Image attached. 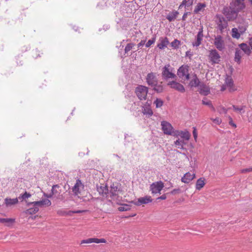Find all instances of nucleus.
I'll use <instances>...</instances> for the list:
<instances>
[{
    "mask_svg": "<svg viewBox=\"0 0 252 252\" xmlns=\"http://www.w3.org/2000/svg\"><path fill=\"white\" fill-rule=\"evenodd\" d=\"M146 81L147 84L153 88V90L157 93H161L163 91V87L162 82L158 84V80L156 73H149L146 77Z\"/></svg>",
    "mask_w": 252,
    "mask_h": 252,
    "instance_id": "1",
    "label": "nucleus"
},
{
    "mask_svg": "<svg viewBox=\"0 0 252 252\" xmlns=\"http://www.w3.org/2000/svg\"><path fill=\"white\" fill-rule=\"evenodd\" d=\"M62 192V189L59 185H54L52 186L51 192L50 194L44 193V196L47 198H51L54 196L58 199L60 200H63L64 199V196L63 194H61Z\"/></svg>",
    "mask_w": 252,
    "mask_h": 252,
    "instance_id": "2",
    "label": "nucleus"
},
{
    "mask_svg": "<svg viewBox=\"0 0 252 252\" xmlns=\"http://www.w3.org/2000/svg\"><path fill=\"white\" fill-rule=\"evenodd\" d=\"M174 68L172 67L169 63L166 64L161 69V75L164 80H168L169 79H175L176 78V75L173 71Z\"/></svg>",
    "mask_w": 252,
    "mask_h": 252,
    "instance_id": "3",
    "label": "nucleus"
},
{
    "mask_svg": "<svg viewBox=\"0 0 252 252\" xmlns=\"http://www.w3.org/2000/svg\"><path fill=\"white\" fill-rule=\"evenodd\" d=\"M148 92V88L143 85H138L135 90V93L140 100H146Z\"/></svg>",
    "mask_w": 252,
    "mask_h": 252,
    "instance_id": "4",
    "label": "nucleus"
},
{
    "mask_svg": "<svg viewBox=\"0 0 252 252\" xmlns=\"http://www.w3.org/2000/svg\"><path fill=\"white\" fill-rule=\"evenodd\" d=\"M223 13L229 20L235 19L238 15V13L230 5L223 8Z\"/></svg>",
    "mask_w": 252,
    "mask_h": 252,
    "instance_id": "5",
    "label": "nucleus"
},
{
    "mask_svg": "<svg viewBox=\"0 0 252 252\" xmlns=\"http://www.w3.org/2000/svg\"><path fill=\"white\" fill-rule=\"evenodd\" d=\"M230 5L238 13L245 7L244 0H234L230 3Z\"/></svg>",
    "mask_w": 252,
    "mask_h": 252,
    "instance_id": "6",
    "label": "nucleus"
},
{
    "mask_svg": "<svg viewBox=\"0 0 252 252\" xmlns=\"http://www.w3.org/2000/svg\"><path fill=\"white\" fill-rule=\"evenodd\" d=\"M167 85L171 89H174L180 93H183L185 92V88L184 86L176 81H169Z\"/></svg>",
    "mask_w": 252,
    "mask_h": 252,
    "instance_id": "7",
    "label": "nucleus"
},
{
    "mask_svg": "<svg viewBox=\"0 0 252 252\" xmlns=\"http://www.w3.org/2000/svg\"><path fill=\"white\" fill-rule=\"evenodd\" d=\"M164 187V184L161 181L153 183L150 186V190L152 193H159Z\"/></svg>",
    "mask_w": 252,
    "mask_h": 252,
    "instance_id": "8",
    "label": "nucleus"
},
{
    "mask_svg": "<svg viewBox=\"0 0 252 252\" xmlns=\"http://www.w3.org/2000/svg\"><path fill=\"white\" fill-rule=\"evenodd\" d=\"M152 201V197L150 196L146 195L144 197L139 198L137 200H133L131 202L135 205L140 206L143 204H147Z\"/></svg>",
    "mask_w": 252,
    "mask_h": 252,
    "instance_id": "9",
    "label": "nucleus"
},
{
    "mask_svg": "<svg viewBox=\"0 0 252 252\" xmlns=\"http://www.w3.org/2000/svg\"><path fill=\"white\" fill-rule=\"evenodd\" d=\"M209 58L212 63L215 64L219 63L220 57L218 51L215 49H213L210 51Z\"/></svg>",
    "mask_w": 252,
    "mask_h": 252,
    "instance_id": "10",
    "label": "nucleus"
},
{
    "mask_svg": "<svg viewBox=\"0 0 252 252\" xmlns=\"http://www.w3.org/2000/svg\"><path fill=\"white\" fill-rule=\"evenodd\" d=\"M162 130L164 134L167 135H172L173 127L172 125L166 121H162L161 123Z\"/></svg>",
    "mask_w": 252,
    "mask_h": 252,
    "instance_id": "11",
    "label": "nucleus"
},
{
    "mask_svg": "<svg viewBox=\"0 0 252 252\" xmlns=\"http://www.w3.org/2000/svg\"><path fill=\"white\" fill-rule=\"evenodd\" d=\"M214 45L220 51H222L225 47L224 42L220 35H217L214 39Z\"/></svg>",
    "mask_w": 252,
    "mask_h": 252,
    "instance_id": "12",
    "label": "nucleus"
},
{
    "mask_svg": "<svg viewBox=\"0 0 252 252\" xmlns=\"http://www.w3.org/2000/svg\"><path fill=\"white\" fill-rule=\"evenodd\" d=\"M84 189V185L81 180H77L72 188V191L75 195H78L81 192V190Z\"/></svg>",
    "mask_w": 252,
    "mask_h": 252,
    "instance_id": "13",
    "label": "nucleus"
},
{
    "mask_svg": "<svg viewBox=\"0 0 252 252\" xmlns=\"http://www.w3.org/2000/svg\"><path fill=\"white\" fill-rule=\"evenodd\" d=\"M189 72V66L188 65H182L177 71V75L180 78L184 79V75Z\"/></svg>",
    "mask_w": 252,
    "mask_h": 252,
    "instance_id": "14",
    "label": "nucleus"
},
{
    "mask_svg": "<svg viewBox=\"0 0 252 252\" xmlns=\"http://www.w3.org/2000/svg\"><path fill=\"white\" fill-rule=\"evenodd\" d=\"M203 37V30L202 29H200L196 36L195 41L193 42L192 43V46L194 47L199 46L201 43V41L202 40Z\"/></svg>",
    "mask_w": 252,
    "mask_h": 252,
    "instance_id": "15",
    "label": "nucleus"
},
{
    "mask_svg": "<svg viewBox=\"0 0 252 252\" xmlns=\"http://www.w3.org/2000/svg\"><path fill=\"white\" fill-rule=\"evenodd\" d=\"M120 188V186L118 185L113 184L111 186V189L110 190V192L109 193L110 194V196L111 197H115L118 195L119 193L121 192Z\"/></svg>",
    "mask_w": 252,
    "mask_h": 252,
    "instance_id": "16",
    "label": "nucleus"
},
{
    "mask_svg": "<svg viewBox=\"0 0 252 252\" xmlns=\"http://www.w3.org/2000/svg\"><path fill=\"white\" fill-rule=\"evenodd\" d=\"M31 204H34L37 207L50 206L51 205V202L48 199H44L39 201H34L30 203Z\"/></svg>",
    "mask_w": 252,
    "mask_h": 252,
    "instance_id": "17",
    "label": "nucleus"
},
{
    "mask_svg": "<svg viewBox=\"0 0 252 252\" xmlns=\"http://www.w3.org/2000/svg\"><path fill=\"white\" fill-rule=\"evenodd\" d=\"M201 83L197 76V75L193 73L192 75V79L189 83V86L190 87H198Z\"/></svg>",
    "mask_w": 252,
    "mask_h": 252,
    "instance_id": "18",
    "label": "nucleus"
},
{
    "mask_svg": "<svg viewBox=\"0 0 252 252\" xmlns=\"http://www.w3.org/2000/svg\"><path fill=\"white\" fill-rule=\"evenodd\" d=\"M198 89L199 93L203 95H207L210 92L209 87L204 83H201L198 87Z\"/></svg>",
    "mask_w": 252,
    "mask_h": 252,
    "instance_id": "19",
    "label": "nucleus"
},
{
    "mask_svg": "<svg viewBox=\"0 0 252 252\" xmlns=\"http://www.w3.org/2000/svg\"><path fill=\"white\" fill-rule=\"evenodd\" d=\"M97 190L99 194L103 197H107V194L109 193L108 188L104 185L100 186H97Z\"/></svg>",
    "mask_w": 252,
    "mask_h": 252,
    "instance_id": "20",
    "label": "nucleus"
},
{
    "mask_svg": "<svg viewBox=\"0 0 252 252\" xmlns=\"http://www.w3.org/2000/svg\"><path fill=\"white\" fill-rule=\"evenodd\" d=\"M195 174L190 172L186 173L183 177L182 178V182L185 183H189L195 178Z\"/></svg>",
    "mask_w": 252,
    "mask_h": 252,
    "instance_id": "21",
    "label": "nucleus"
},
{
    "mask_svg": "<svg viewBox=\"0 0 252 252\" xmlns=\"http://www.w3.org/2000/svg\"><path fill=\"white\" fill-rule=\"evenodd\" d=\"M142 113L144 115L148 116V117L151 116L153 114V112L151 108L150 105L148 102L142 107Z\"/></svg>",
    "mask_w": 252,
    "mask_h": 252,
    "instance_id": "22",
    "label": "nucleus"
},
{
    "mask_svg": "<svg viewBox=\"0 0 252 252\" xmlns=\"http://www.w3.org/2000/svg\"><path fill=\"white\" fill-rule=\"evenodd\" d=\"M159 43H158L157 46L160 49H163L166 47L169 43L168 38L165 37H160L159 40Z\"/></svg>",
    "mask_w": 252,
    "mask_h": 252,
    "instance_id": "23",
    "label": "nucleus"
},
{
    "mask_svg": "<svg viewBox=\"0 0 252 252\" xmlns=\"http://www.w3.org/2000/svg\"><path fill=\"white\" fill-rule=\"evenodd\" d=\"M218 22V29L222 32L227 27V24L223 17H219Z\"/></svg>",
    "mask_w": 252,
    "mask_h": 252,
    "instance_id": "24",
    "label": "nucleus"
},
{
    "mask_svg": "<svg viewBox=\"0 0 252 252\" xmlns=\"http://www.w3.org/2000/svg\"><path fill=\"white\" fill-rule=\"evenodd\" d=\"M15 222V219L0 218V223L4 224L6 226H10L12 225Z\"/></svg>",
    "mask_w": 252,
    "mask_h": 252,
    "instance_id": "25",
    "label": "nucleus"
},
{
    "mask_svg": "<svg viewBox=\"0 0 252 252\" xmlns=\"http://www.w3.org/2000/svg\"><path fill=\"white\" fill-rule=\"evenodd\" d=\"M225 85L228 88L230 92H233L235 89L233 88V81L232 78L230 76H227L225 81Z\"/></svg>",
    "mask_w": 252,
    "mask_h": 252,
    "instance_id": "26",
    "label": "nucleus"
},
{
    "mask_svg": "<svg viewBox=\"0 0 252 252\" xmlns=\"http://www.w3.org/2000/svg\"><path fill=\"white\" fill-rule=\"evenodd\" d=\"M178 15L179 12L174 10L167 15L166 19L169 22H171L174 21L176 19Z\"/></svg>",
    "mask_w": 252,
    "mask_h": 252,
    "instance_id": "27",
    "label": "nucleus"
},
{
    "mask_svg": "<svg viewBox=\"0 0 252 252\" xmlns=\"http://www.w3.org/2000/svg\"><path fill=\"white\" fill-rule=\"evenodd\" d=\"M240 47L241 48V50L243 51L245 54L248 55H250L252 52V49L250 48V47L245 43H242L240 45Z\"/></svg>",
    "mask_w": 252,
    "mask_h": 252,
    "instance_id": "28",
    "label": "nucleus"
},
{
    "mask_svg": "<svg viewBox=\"0 0 252 252\" xmlns=\"http://www.w3.org/2000/svg\"><path fill=\"white\" fill-rule=\"evenodd\" d=\"M18 202V199L17 198H6L4 199V203L7 207L10 206L11 205H15L17 204Z\"/></svg>",
    "mask_w": 252,
    "mask_h": 252,
    "instance_id": "29",
    "label": "nucleus"
},
{
    "mask_svg": "<svg viewBox=\"0 0 252 252\" xmlns=\"http://www.w3.org/2000/svg\"><path fill=\"white\" fill-rule=\"evenodd\" d=\"M206 7L205 3H198L194 10L195 14L198 13L200 11H202Z\"/></svg>",
    "mask_w": 252,
    "mask_h": 252,
    "instance_id": "30",
    "label": "nucleus"
},
{
    "mask_svg": "<svg viewBox=\"0 0 252 252\" xmlns=\"http://www.w3.org/2000/svg\"><path fill=\"white\" fill-rule=\"evenodd\" d=\"M205 185L204 179L200 178L197 180L196 189L200 190Z\"/></svg>",
    "mask_w": 252,
    "mask_h": 252,
    "instance_id": "31",
    "label": "nucleus"
},
{
    "mask_svg": "<svg viewBox=\"0 0 252 252\" xmlns=\"http://www.w3.org/2000/svg\"><path fill=\"white\" fill-rule=\"evenodd\" d=\"M180 137L183 139V140H189L190 137V134L189 132L187 130L181 131Z\"/></svg>",
    "mask_w": 252,
    "mask_h": 252,
    "instance_id": "32",
    "label": "nucleus"
},
{
    "mask_svg": "<svg viewBox=\"0 0 252 252\" xmlns=\"http://www.w3.org/2000/svg\"><path fill=\"white\" fill-rule=\"evenodd\" d=\"M242 51L240 49H237L235 54V61L238 63H240V60L242 57Z\"/></svg>",
    "mask_w": 252,
    "mask_h": 252,
    "instance_id": "33",
    "label": "nucleus"
},
{
    "mask_svg": "<svg viewBox=\"0 0 252 252\" xmlns=\"http://www.w3.org/2000/svg\"><path fill=\"white\" fill-rule=\"evenodd\" d=\"M174 144L179 149H184V145L186 144V142H185V140L178 139L174 142Z\"/></svg>",
    "mask_w": 252,
    "mask_h": 252,
    "instance_id": "34",
    "label": "nucleus"
},
{
    "mask_svg": "<svg viewBox=\"0 0 252 252\" xmlns=\"http://www.w3.org/2000/svg\"><path fill=\"white\" fill-rule=\"evenodd\" d=\"M33 205V207L30 208L29 209H28L26 211V213L29 214H35L36 212H37L39 210V208L38 207L35 206L34 204Z\"/></svg>",
    "mask_w": 252,
    "mask_h": 252,
    "instance_id": "35",
    "label": "nucleus"
},
{
    "mask_svg": "<svg viewBox=\"0 0 252 252\" xmlns=\"http://www.w3.org/2000/svg\"><path fill=\"white\" fill-rule=\"evenodd\" d=\"M241 33L238 31L237 28H233L232 29V36L233 38L238 39L240 37Z\"/></svg>",
    "mask_w": 252,
    "mask_h": 252,
    "instance_id": "36",
    "label": "nucleus"
},
{
    "mask_svg": "<svg viewBox=\"0 0 252 252\" xmlns=\"http://www.w3.org/2000/svg\"><path fill=\"white\" fill-rule=\"evenodd\" d=\"M180 45V41L178 39H174L173 41L171 43V46L174 49H177Z\"/></svg>",
    "mask_w": 252,
    "mask_h": 252,
    "instance_id": "37",
    "label": "nucleus"
},
{
    "mask_svg": "<svg viewBox=\"0 0 252 252\" xmlns=\"http://www.w3.org/2000/svg\"><path fill=\"white\" fill-rule=\"evenodd\" d=\"M92 243H106V241L104 238L101 239H98L96 238H92Z\"/></svg>",
    "mask_w": 252,
    "mask_h": 252,
    "instance_id": "38",
    "label": "nucleus"
},
{
    "mask_svg": "<svg viewBox=\"0 0 252 252\" xmlns=\"http://www.w3.org/2000/svg\"><path fill=\"white\" fill-rule=\"evenodd\" d=\"M154 103L156 104V107L159 108L162 106L163 102L161 99L157 98L156 100L154 101Z\"/></svg>",
    "mask_w": 252,
    "mask_h": 252,
    "instance_id": "39",
    "label": "nucleus"
},
{
    "mask_svg": "<svg viewBox=\"0 0 252 252\" xmlns=\"http://www.w3.org/2000/svg\"><path fill=\"white\" fill-rule=\"evenodd\" d=\"M134 46V44L132 43L127 44L125 49V53H128L130 50L132 49Z\"/></svg>",
    "mask_w": 252,
    "mask_h": 252,
    "instance_id": "40",
    "label": "nucleus"
},
{
    "mask_svg": "<svg viewBox=\"0 0 252 252\" xmlns=\"http://www.w3.org/2000/svg\"><path fill=\"white\" fill-rule=\"evenodd\" d=\"M238 31H239V32L241 34H243L246 31V30L247 29V26H246V25H244V24L238 26Z\"/></svg>",
    "mask_w": 252,
    "mask_h": 252,
    "instance_id": "41",
    "label": "nucleus"
},
{
    "mask_svg": "<svg viewBox=\"0 0 252 252\" xmlns=\"http://www.w3.org/2000/svg\"><path fill=\"white\" fill-rule=\"evenodd\" d=\"M217 111L220 114H226L227 112V109H226L224 107L222 106H220L217 108Z\"/></svg>",
    "mask_w": 252,
    "mask_h": 252,
    "instance_id": "42",
    "label": "nucleus"
},
{
    "mask_svg": "<svg viewBox=\"0 0 252 252\" xmlns=\"http://www.w3.org/2000/svg\"><path fill=\"white\" fill-rule=\"evenodd\" d=\"M31 195L30 193L25 192L24 194H21L19 196V199L23 200L24 199L28 198L29 197H31Z\"/></svg>",
    "mask_w": 252,
    "mask_h": 252,
    "instance_id": "43",
    "label": "nucleus"
},
{
    "mask_svg": "<svg viewBox=\"0 0 252 252\" xmlns=\"http://www.w3.org/2000/svg\"><path fill=\"white\" fill-rule=\"evenodd\" d=\"M202 103L204 105H208L210 107H211L213 110H214V107L212 106V103H211V101H210V100H207V99L206 98H204L203 100H202Z\"/></svg>",
    "mask_w": 252,
    "mask_h": 252,
    "instance_id": "44",
    "label": "nucleus"
},
{
    "mask_svg": "<svg viewBox=\"0 0 252 252\" xmlns=\"http://www.w3.org/2000/svg\"><path fill=\"white\" fill-rule=\"evenodd\" d=\"M156 41V37H153L152 39L149 40L146 43V47H149L151 45L154 44Z\"/></svg>",
    "mask_w": 252,
    "mask_h": 252,
    "instance_id": "45",
    "label": "nucleus"
},
{
    "mask_svg": "<svg viewBox=\"0 0 252 252\" xmlns=\"http://www.w3.org/2000/svg\"><path fill=\"white\" fill-rule=\"evenodd\" d=\"M57 214L60 216H66V211L63 209H60L57 211Z\"/></svg>",
    "mask_w": 252,
    "mask_h": 252,
    "instance_id": "46",
    "label": "nucleus"
},
{
    "mask_svg": "<svg viewBox=\"0 0 252 252\" xmlns=\"http://www.w3.org/2000/svg\"><path fill=\"white\" fill-rule=\"evenodd\" d=\"M211 120L216 125H220L221 123V119L218 117L215 119L211 118Z\"/></svg>",
    "mask_w": 252,
    "mask_h": 252,
    "instance_id": "47",
    "label": "nucleus"
},
{
    "mask_svg": "<svg viewBox=\"0 0 252 252\" xmlns=\"http://www.w3.org/2000/svg\"><path fill=\"white\" fill-rule=\"evenodd\" d=\"M92 243V238H89L88 239L86 240H83L81 242V244H90Z\"/></svg>",
    "mask_w": 252,
    "mask_h": 252,
    "instance_id": "48",
    "label": "nucleus"
},
{
    "mask_svg": "<svg viewBox=\"0 0 252 252\" xmlns=\"http://www.w3.org/2000/svg\"><path fill=\"white\" fill-rule=\"evenodd\" d=\"M180 132H181V131H179V130L174 131V130H173L172 134L171 135H173L174 136H176V137H178L179 136H180Z\"/></svg>",
    "mask_w": 252,
    "mask_h": 252,
    "instance_id": "49",
    "label": "nucleus"
},
{
    "mask_svg": "<svg viewBox=\"0 0 252 252\" xmlns=\"http://www.w3.org/2000/svg\"><path fill=\"white\" fill-rule=\"evenodd\" d=\"M193 132H192L193 135L194 139L195 140H196L197 137V133L196 129L195 127H193Z\"/></svg>",
    "mask_w": 252,
    "mask_h": 252,
    "instance_id": "50",
    "label": "nucleus"
},
{
    "mask_svg": "<svg viewBox=\"0 0 252 252\" xmlns=\"http://www.w3.org/2000/svg\"><path fill=\"white\" fill-rule=\"evenodd\" d=\"M186 6L189 7L193 4V0H186Z\"/></svg>",
    "mask_w": 252,
    "mask_h": 252,
    "instance_id": "51",
    "label": "nucleus"
},
{
    "mask_svg": "<svg viewBox=\"0 0 252 252\" xmlns=\"http://www.w3.org/2000/svg\"><path fill=\"white\" fill-rule=\"evenodd\" d=\"M190 14V13L189 12H186L185 13H184L183 17H182V20L183 21H185L187 18V16L188 15H189Z\"/></svg>",
    "mask_w": 252,
    "mask_h": 252,
    "instance_id": "52",
    "label": "nucleus"
},
{
    "mask_svg": "<svg viewBox=\"0 0 252 252\" xmlns=\"http://www.w3.org/2000/svg\"><path fill=\"white\" fill-rule=\"evenodd\" d=\"M233 108L235 111H238L240 113H241V111L243 110V107L239 108L237 106L233 105Z\"/></svg>",
    "mask_w": 252,
    "mask_h": 252,
    "instance_id": "53",
    "label": "nucleus"
},
{
    "mask_svg": "<svg viewBox=\"0 0 252 252\" xmlns=\"http://www.w3.org/2000/svg\"><path fill=\"white\" fill-rule=\"evenodd\" d=\"M180 192V189H174L173 190H172L170 192L172 194H176L177 193H179Z\"/></svg>",
    "mask_w": 252,
    "mask_h": 252,
    "instance_id": "54",
    "label": "nucleus"
},
{
    "mask_svg": "<svg viewBox=\"0 0 252 252\" xmlns=\"http://www.w3.org/2000/svg\"><path fill=\"white\" fill-rule=\"evenodd\" d=\"M190 78V75L189 72L187 73L185 75H184V79H182L184 81L189 80Z\"/></svg>",
    "mask_w": 252,
    "mask_h": 252,
    "instance_id": "55",
    "label": "nucleus"
},
{
    "mask_svg": "<svg viewBox=\"0 0 252 252\" xmlns=\"http://www.w3.org/2000/svg\"><path fill=\"white\" fill-rule=\"evenodd\" d=\"M252 171V167L244 169L242 170L243 173L249 172Z\"/></svg>",
    "mask_w": 252,
    "mask_h": 252,
    "instance_id": "56",
    "label": "nucleus"
},
{
    "mask_svg": "<svg viewBox=\"0 0 252 252\" xmlns=\"http://www.w3.org/2000/svg\"><path fill=\"white\" fill-rule=\"evenodd\" d=\"M193 55L192 52H191L190 51H188L186 53V56L188 57L189 58H190Z\"/></svg>",
    "mask_w": 252,
    "mask_h": 252,
    "instance_id": "57",
    "label": "nucleus"
},
{
    "mask_svg": "<svg viewBox=\"0 0 252 252\" xmlns=\"http://www.w3.org/2000/svg\"><path fill=\"white\" fill-rule=\"evenodd\" d=\"M186 3H187L186 0H183L182 1V2H181V3L180 4V5H179V8H181L183 6H185V7H186Z\"/></svg>",
    "mask_w": 252,
    "mask_h": 252,
    "instance_id": "58",
    "label": "nucleus"
},
{
    "mask_svg": "<svg viewBox=\"0 0 252 252\" xmlns=\"http://www.w3.org/2000/svg\"><path fill=\"white\" fill-rule=\"evenodd\" d=\"M229 119H230V121L229 122V124L232 126H233L234 127H236V124H235L233 121H232V118L231 117H229Z\"/></svg>",
    "mask_w": 252,
    "mask_h": 252,
    "instance_id": "59",
    "label": "nucleus"
},
{
    "mask_svg": "<svg viewBox=\"0 0 252 252\" xmlns=\"http://www.w3.org/2000/svg\"><path fill=\"white\" fill-rule=\"evenodd\" d=\"M145 43V40H141L138 44H137V46H138V47L139 48L141 46H143Z\"/></svg>",
    "mask_w": 252,
    "mask_h": 252,
    "instance_id": "60",
    "label": "nucleus"
},
{
    "mask_svg": "<svg viewBox=\"0 0 252 252\" xmlns=\"http://www.w3.org/2000/svg\"><path fill=\"white\" fill-rule=\"evenodd\" d=\"M166 198V194H164L162 195L161 196H160V197L157 198V200H158V199L164 200Z\"/></svg>",
    "mask_w": 252,
    "mask_h": 252,
    "instance_id": "61",
    "label": "nucleus"
},
{
    "mask_svg": "<svg viewBox=\"0 0 252 252\" xmlns=\"http://www.w3.org/2000/svg\"><path fill=\"white\" fill-rule=\"evenodd\" d=\"M74 211H66V216H72V214H74Z\"/></svg>",
    "mask_w": 252,
    "mask_h": 252,
    "instance_id": "62",
    "label": "nucleus"
},
{
    "mask_svg": "<svg viewBox=\"0 0 252 252\" xmlns=\"http://www.w3.org/2000/svg\"><path fill=\"white\" fill-rule=\"evenodd\" d=\"M74 213L75 214H79V213H81L82 212H85V211L84 210H76V211H74Z\"/></svg>",
    "mask_w": 252,
    "mask_h": 252,
    "instance_id": "63",
    "label": "nucleus"
},
{
    "mask_svg": "<svg viewBox=\"0 0 252 252\" xmlns=\"http://www.w3.org/2000/svg\"><path fill=\"white\" fill-rule=\"evenodd\" d=\"M127 208H125V207H120L119 208V210L121 211H126L127 210Z\"/></svg>",
    "mask_w": 252,
    "mask_h": 252,
    "instance_id": "64",
    "label": "nucleus"
}]
</instances>
